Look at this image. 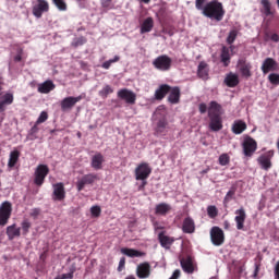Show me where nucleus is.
Segmentation results:
<instances>
[{
	"instance_id": "nucleus-30",
	"label": "nucleus",
	"mask_w": 279,
	"mask_h": 279,
	"mask_svg": "<svg viewBox=\"0 0 279 279\" xmlns=\"http://www.w3.org/2000/svg\"><path fill=\"white\" fill-rule=\"evenodd\" d=\"M171 213V205L167 203L157 204L155 207V215H160L161 217H166Z\"/></svg>"
},
{
	"instance_id": "nucleus-19",
	"label": "nucleus",
	"mask_w": 279,
	"mask_h": 279,
	"mask_svg": "<svg viewBox=\"0 0 279 279\" xmlns=\"http://www.w3.org/2000/svg\"><path fill=\"white\" fill-rule=\"evenodd\" d=\"M208 129L210 132H221L223 130V119L221 116L209 118Z\"/></svg>"
},
{
	"instance_id": "nucleus-36",
	"label": "nucleus",
	"mask_w": 279,
	"mask_h": 279,
	"mask_svg": "<svg viewBox=\"0 0 279 279\" xmlns=\"http://www.w3.org/2000/svg\"><path fill=\"white\" fill-rule=\"evenodd\" d=\"M262 9L260 12L265 16H274V12L271 11V2L269 0H262Z\"/></svg>"
},
{
	"instance_id": "nucleus-9",
	"label": "nucleus",
	"mask_w": 279,
	"mask_h": 279,
	"mask_svg": "<svg viewBox=\"0 0 279 279\" xmlns=\"http://www.w3.org/2000/svg\"><path fill=\"white\" fill-rule=\"evenodd\" d=\"M49 12V2L47 0H37L33 5V15L35 19H43V14Z\"/></svg>"
},
{
	"instance_id": "nucleus-33",
	"label": "nucleus",
	"mask_w": 279,
	"mask_h": 279,
	"mask_svg": "<svg viewBox=\"0 0 279 279\" xmlns=\"http://www.w3.org/2000/svg\"><path fill=\"white\" fill-rule=\"evenodd\" d=\"M247 130V124L243 120H238L232 125L233 134H243Z\"/></svg>"
},
{
	"instance_id": "nucleus-20",
	"label": "nucleus",
	"mask_w": 279,
	"mask_h": 279,
	"mask_svg": "<svg viewBox=\"0 0 279 279\" xmlns=\"http://www.w3.org/2000/svg\"><path fill=\"white\" fill-rule=\"evenodd\" d=\"M180 97H182V92L180 90V87H170L168 96L169 104H171L172 106L180 104Z\"/></svg>"
},
{
	"instance_id": "nucleus-46",
	"label": "nucleus",
	"mask_w": 279,
	"mask_h": 279,
	"mask_svg": "<svg viewBox=\"0 0 279 279\" xmlns=\"http://www.w3.org/2000/svg\"><path fill=\"white\" fill-rule=\"evenodd\" d=\"M236 36H239V32L236 29L230 31V33L227 37L228 45H232L234 43V40H236Z\"/></svg>"
},
{
	"instance_id": "nucleus-17",
	"label": "nucleus",
	"mask_w": 279,
	"mask_h": 279,
	"mask_svg": "<svg viewBox=\"0 0 279 279\" xmlns=\"http://www.w3.org/2000/svg\"><path fill=\"white\" fill-rule=\"evenodd\" d=\"M82 99H84V96L80 95L77 97H65L62 101H61V110H71V108H74L75 104L82 101Z\"/></svg>"
},
{
	"instance_id": "nucleus-29",
	"label": "nucleus",
	"mask_w": 279,
	"mask_h": 279,
	"mask_svg": "<svg viewBox=\"0 0 279 279\" xmlns=\"http://www.w3.org/2000/svg\"><path fill=\"white\" fill-rule=\"evenodd\" d=\"M225 84L229 88H235V86H239V75L230 72L225 77Z\"/></svg>"
},
{
	"instance_id": "nucleus-22",
	"label": "nucleus",
	"mask_w": 279,
	"mask_h": 279,
	"mask_svg": "<svg viewBox=\"0 0 279 279\" xmlns=\"http://www.w3.org/2000/svg\"><path fill=\"white\" fill-rule=\"evenodd\" d=\"M182 232L184 234H194L195 232V220L191 217H186L182 223Z\"/></svg>"
},
{
	"instance_id": "nucleus-54",
	"label": "nucleus",
	"mask_w": 279,
	"mask_h": 279,
	"mask_svg": "<svg viewBox=\"0 0 279 279\" xmlns=\"http://www.w3.org/2000/svg\"><path fill=\"white\" fill-rule=\"evenodd\" d=\"M258 271H260V262L255 263V270L253 272L254 278H258Z\"/></svg>"
},
{
	"instance_id": "nucleus-34",
	"label": "nucleus",
	"mask_w": 279,
	"mask_h": 279,
	"mask_svg": "<svg viewBox=\"0 0 279 279\" xmlns=\"http://www.w3.org/2000/svg\"><path fill=\"white\" fill-rule=\"evenodd\" d=\"M230 48L223 46L220 53V62H222L223 66H230Z\"/></svg>"
},
{
	"instance_id": "nucleus-13",
	"label": "nucleus",
	"mask_w": 279,
	"mask_h": 279,
	"mask_svg": "<svg viewBox=\"0 0 279 279\" xmlns=\"http://www.w3.org/2000/svg\"><path fill=\"white\" fill-rule=\"evenodd\" d=\"M136 276L140 279H147L151 276V264L148 262L141 263L136 268Z\"/></svg>"
},
{
	"instance_id": "nucleus-60",
	"label": "nucleus",
	"mask_w": 279,
	"mask_h": 279,
	"mask_svg": "<svg viewBox=\"0 0 279 279\" xmlns=\"http://www.w3.org/2000/svg\"><path fill=\"white\" fill-rule=\"evenodd\" d=\"M72 278H73V270H70V272L62 275V279H72Z\"/></svg>"
},
{
	"instance_id": "nucleus-37",
	"label": "nucleus",
	"mask_w": 279,
	"mask_h": 279,
	"mask_svg": "<svg viewBox=\"0 0 279 279\" xmlns=\"http://www.w3.org/2000/svg\"><path fill=\"white\" fill-rule=\"evenodd\" d=\"M151 29H154V19L147 17L141 26V34H147Z\"/></svg>"
},
{
	"instance_id": "nucleus-23",
	"label": "nucleus",
	"mask_w": 279,
	"mask_h": 279,
	"mask_svg": "<svg viewBox=\"0 0 279 279\" xmlns=\"http://www.w3.org/2000/svg\"><path fill=\"white\" fill-rule=\"evenodd\" d=\"M120 252L124 254V256H129V258H143V256H147L145 252L128 247H122Z\"/></svg>"
},
{
	"instance_id": "nucleus-40",
	"label": "nucleus",
	"mask_w": 279,
	"mask_h": 279,
	"mask_svg": "<svg viewBox=\"0 0 279 279\" xmlns=\"http://www.w3.org/2000/svg\"><path fill=\"white\" fill-rule=\"evenodd\" d=\"M52 3L60 12H66L69 8L64 0H52Z\"/></svg>"
},
{
	"instance_id": "nucleus-57",
	"label": "nucleus",
	"mask_w": 279,
	"mask_h": 279,
	"mask_svg": "<svg viewBox=\"0 0 279 279\" xmlns=\"http://www.w3.org/2000/svg\"><path fill=\"white\" fill-rule=\"evenodd\" d=\"M102 8H110L112 5V0H101Z\"/></svg>"
},
{
	"instance_id": "nucleus-1",
	"label": "nucleus",
	"mask_w": 279,
	"mask_h": 279,
	"mask_svg": "<svg viewBox=\"0 0 279 279\" xmlns=\"http://www.w3.org/2000/svg\"><path fill=\"white\" fill-rule=\"evenodd\" d=\"M201 10L203 16L211 21H217L218 23L223 21V16H226V9H223V3L219 2V0L207 2Z\"/></svg>"
},
{
	"instance_id": "nucleus-39",
	"label": "nucleus",
	"mask_w": 279,
	"mask_h": 279,
	"mask_svg": "<svg viewBox=\"0 0 279 279\" xmlns=\"http://www.w3.org/2000/svg\"><path fill=\"white\" fill-rule=\"evenodd\" d=\"M112 93H114V89L112 88V86L105 85L102 89L98 92V95L99 97H101V99H108V95H112Z\"/></svg>"
},
{
	"instance_id": "nucleus-26",
	"label": "nucleus",
	"mask_w": 279,
	"mask_h": 279,
	"mask_svg": "<svg viewBox=\"0 0 279 279\" xmlns=\"http://www.w3.org/2000/svg\"><path fill=\"white\" fill-rule=\"evenodd\" d=\"M159 243L161 247H165V250H169L171 245H173L175 239L165 235V232H160L158 234Z\"/></svg>"
},
{
	"instance_id": "nucleus-25",
	"label": "nucleus",
	"mask_w": 279,
	"mask_h": 279,
	"mask_svg": "<svg viewBox=\"0 0 279 279\" xmlns=\"http://www.w3.org/2000/svg\"><path fill=\"white\" fill-rule=\"evenodd\" d=\"M56 88V84H53V81H45L44 83L38 85V93H41L43 95H49L51 90Z\"/></svg>"
},
{
	"instance_id": "nucleus-44",
	"label": "nucleus",
	"mask_w": 279,
	"mask_h": 279,
	"mask_svg": "<svg viewBox=\"0 0 279 279\" xmlns=\"http://www.w3.org/2000/svg\"><path fill=\"white\" fill-rule=\"evenodd\" d=\"M119 60H121V57L119 56H116L113 59H110L108 61H105L102 64H101V68L102 69H110V66H112V64H114V62H119Z\"/></svg>"
},
{
	"instance_id": "nucleus-49",
	"label": "nucleus",
	"mask_w": 279,
	"mask_h": 279,
	"mask_svg": "<svg viewBox=\"0 0 279 279\" xmlns=\"http://www.w3.org/2000/svg\"><path fill=\"white\" fill-rule=\"evenodd\" d=\"M268 80H269L270 84H274L275 86L279 85V74L271 73L268 75Z\"/></svg>"
},
{
	"instance_id": "nucleus-24",
	"label": "nucleus",
	"mask_w": 279,
	"mask_h": 279,
	"mask_svg": "<svg viewBox=\"0 0 279 279\" xmlns=\"http://www.w3.org/2000/svg\"><path fill=\"white\" fill-rule=\"evenodd\" d=\"M14 104V95L7 93L3 96H1L0 100V113L5 112L7 106H12Z\"/></svg>"
},
{
	"instance_id": "nucleus-4",
	"label": "nucleus",
	"mask_w": 279,
	"mask_h": 279,
	"mask_svg": "<svg viewBox=\"0 0 279 279\" xmlns=\"http://www.w3.org/2000/svg\"><path fill=\"white\" fill-rule=\"evenodd\" d=\"M49 175V167L47 165H39L35 170L34 184L36 186H43L45 184V178Z\"/></svg>"
},
{
	"instance_id": "nucleus-15",
	"label": "nucleus",
	"mask_w": 279,
	"mask_h": 279,
	"mask_svg": "<svg viewBox=\"0 0 279 279\" xmlns=\"http://www.w3.org/2000/svg\"><path fill=\"white\" fill-rule=\"evenodd\" d=\"M119 99H123L126 104H136V94L128 88L118 92Z\"/></svg>"
},
{
	"instance_id": "nucleus-18",
	"label": "nucleus",
	"mask_w": 279,
	"mask_h": 279,
	"mask_svg": "<svg viewBox=\"0 0 279 279\" xmlns=\"http://www.w3.org/2000/svg\"><path fill=\"white\" fill-rule=\"evenodd\" d=\"M221 110H223L221 105L219 102L215 101V100H211L209 102V107L207 109L208 119L209 118H215V117H221V114H223V112Z\"/></svg>"
},
{
	"instance_id": "nucleus-5",
	"label": "nucleus",
	"mask_w": 279,
	"mask_h": 279,
	"mask_svg": "<svg viewBox=\"0 0 279 279\" xmlns=\"http://www.w3.org/2000/svg\"><path fill=\"white\" fill-rule=\"evenodd\" d=\"M242 147L244 156H246L247 158H252L256 149H258V143H256V140L252 138L251 136H247L246 138H244Z\"/></svg>"
},
{
	"instance_id": "nucleus-45",
	"label": "nucleus",
	"mask_w": 279,
	"mask_h": 279,
	"mask_svg": "<svg viewBox=\"0 0 279 279\" xmlns=\"http://www.w3.org/2000/svg\"><path fill=\"white\" fill-rule=\"evenodd\" d=\"M21 226H22V232L24 236H26V234H29V228H32V222L25 219L22 221Z\"/></svg>"
},
{
	"instance_id": "nucleus-42",
	"label": "nucleus",
	"mask_w": 279,
	"mask_h": 279,
	"mask_svg": "<svg viewBox=\"0 0 279 279\" xmlns=\"http://www.w3.org/2000/svg\"><path fill=\"white\" fill-rule=\"evenodd\" d=\"M207 215L210 219H215V217H217V215H219V210L217 209V206L215 205H209L207 207Z\"/></svg>"
},
{
	"instance_id": "nucleus-8",
	"label": "nucleus",
	"mask_w": 279,
	"mask_h": 279,
	"mask_svg": "<svg viewBox=\"0 0 279 279\" xmlns=\"http://www.w3.org/2000/svg\"><path fill=\"white\" fill-rule=\"evenodd\" d=\"M99 180V175L97 173H88L84 174L77 182L76 187L77 191H84V187L88 184H95Z\"/></svg>"
},
{
	"instance_id": "nucleus-41",
	"label": "nucleus",
	"mask_w": 279,
	"mask_h": 279,
	"mask_svg": "<svg viewBox=\"0 0 279 279\" xmlns=\"http://www.w3.org/2000/svg\"><path fill=\"white\" fill-rule=\"evenodd\" d=\"M234 195H236V187H231L223 198V204L232 202V199H234Z\"/></svg>"
},
{
	"instance_id": "nucleus-63",
	"label": "nucleus",
	"mask_w": 279,
	"mask_h": 279,
	"mask_svg": "<svg viewBox=\"0 0 279 279\" xmlns=\"http://www.w3.org/2000/svg\"><path fill=\"white\" fill-rule=\"evenodd\" d=\"M145 186H147V180L142 181V184L138 186V191H144Z\"/></svg>"
},
{
	"instance_id": "nucleus-47",
	"label": "nucleus",
	"mask_w": 279,
	"mask_h": 279,
	"mask_svg": "<svg viewBox=\"0 0 279 279\" xmlns=\"http://www.w3.org/2000/svg\"><path fill=\"white\" fill-rule=\"evenodd\" d=\"M90 214H92V217H94L95 219H97L98 217H101V207L97 205L92 206Z\"/></svg>"
},
{
	"instance_id": "nucleus-12",
	"label": "nucleus",
	"mask_w": 279,
	"mask_h": 279,
	"mask_svg": "<svg viewBox=\"0 0 279 279\" xmlns=\"http://www.w3.org/2000/svg\"><path fill=\"white\" fill-rule=\"evenodd\" d=\"M53 192H52V199L53 202H62L66 197V191L64 190V183H56L52 185Z\"/></svg>"
},
{
	"instance_id": "nucleus-38",
	"label": "nucleus",
	"mask_w": 279,
	"mask_h": 279,
	"mask_svg": "<svg viewBox=\"0 0 279 279\" xmlns=\"http://www.w3.org/2000/svg\"><path fill=\"white\" fill-rule=\"evenodd\" d=\"M168 128H169V122L167 121V119L162 118L157 122L156 132L157 134H165Z\"/></svg>"
},
{
	"instance_id": "nucleus-27",
	"label": "nucleus",
	"mask_w": 279,
	"mask_h": 279,
	"mask_svg": "<svg viewBox=\"0 0 279 279\" xmlns=\"http://www.w3.org/2000/svg\"><path fill=\"white\" fill-rule=\"evenodd\" d=\"M180 263L185 274H193V271H195V267L193 266V258H191V256L182 258Z\"/></svg>"
},
{
	"instance_id": "nucleus-3",
	"label": "nucleus",
	"mask_w": 279,
	"mask_h": 279,
	"mask_svg": "<svg viewBox=\"0 0 279 279\" xmlns=\"http://www.w3.org/2000/svg\"><path fill=\"white\" fill-rule=\"evenodd\" d=\"M12 217V203L9 201L3 202L0 205V226H8V221Z\"/></svg>"
},
{
	"instance_id": "nucleus-50",
	"label": "nucleus",
	"mask_w": 279,
	"mask_h": 279,
	"mask_svg": "<svg viewBox=\"0 0 279 279\" xmlns=\"http://www.w3.org/2000/svg\"><path fill=\"white\" fill-rule=\"evenodd\" d=\"M47 119H49V114L47 113V111H43V112L39 114V117H38V119H37V121H36V124H37V125H40V123H45V121H47Z\"/></svg>"
},
{
	"instance_id": "nucleus-10",
	"label": "nucleus",
	"mask_w": 279,
	"mask_h": 279,
	"mask_svg": "<svg viewBox=\"0 0 279 279\" xmlns=\"http://www.w3.org/2000/svg\"><path fill=\"white\" fill-rule=\"evenodd\" d=\"M234 221L236 225V230H245V220L247 219V214L245 213V208L240 207L234 213Z\"/></svg>"
},
{
	"instance_id": "nucleus-6",
	"label": "nucleus",
	"mask_w": 279,
	"mask_h": 279,
	"mask_svg": "<svg viewBox=\"0 0 279 279\" xmlns=\"http://www.w3.org/2000/svg\"><path fill=\"white\" fill-rule=\"evenodd\" d=\"M149 175H151V167H149V163L142 162L135 168V180L145 181Z\"/></svg>"
},
{
	"instance_id": "nucleus-35",
	"label": "nucleus",
	"mask_w": 279,
	"mask_h": 279,
	"mask_svg": "<svg viewBox=\"0 0 279 279\" xmlns=\"http://www.w3.org/2000/svg\"><path fill=\"white\" fill-rule=\"evenodd\" d=\"M19 158H21V151L13 150L10 153L8 167L9 169H14L16 167V162H19Z\"/></svg>"
},
{
	"instance_id": "nucleus-64",
	"label": "nucleus",
	"mask_w": 279,
	"mask_h": 279,
	"mask_svg": "<svg viewBox=\"0 0 279 279\" xmlns=\"http://www.w3.org/2000/svg\"><path fill=\"white\" fill-rule=\"evenodd\" d=\"M153 226H154L155 230H162V227H160V225L158 223V221H155V222L153 223Z\"/></svg>"
},
{
	"instance_id": "nucleus-43",
	"label": "nucleus",
	"mask_w": 279,
	"mask_h": 279,
	"mask_svg": "<svg viewBox=\"0 0 279 279\" xmlns=\"http://www.w3.org/2000/svg\"><path fill=\"white\" fill-rule=\"evenodd\" d=\"M218 162L221 167H226L227 165H230V155L228 154H221L219 156Z\"/></svg>"
},
{
	"instance_id": "nucleus-2",
	"label": "nucleus",
	"mask_w": 279,
	"mask_h": 279,
	"mask_svg": "<svg viewBox=\"0 0 279 279\" xmlns=\"http://www.w3.org/2000/svg\"><path fill=\"white\" fill-rule=\"evenodd\" d=\"M171 64H173V60L167 54H161L153 61V66L157 71H171Z\"/></svg>"
},
{
	"instance_id": "nucleus-32",
	"label": "nucleus",
	"mask_w": 279,
	"mask_h": 279,
	"mask_svg": "<svg viewBox=\"0 0 279 279\" xmlns=\"http://www.w3.org/2000/svg\"><path fill=\"white\" fill-rule=\"evenodd\" d=\"M197 76L201 80H208V63L201 61L197 68Z\"/></svg>"
},
{
	"instance_id": "nucleus-31",
	"label": "nucleus",
	"mask_w": 279,
	"mask_h": 279,
	"mask_svg": "<svg viewBox=\"0 0 279 279\" xmlns=\"http://www.w3.org/2000/svg\"><path fill=\"white\" fill-rule=\"evenodd\" d=\"M92 167L96 171H99V169H102L104 167V155L101 153H97L92 157Z\"/></svg>"
},
{
	"instance_id": "nucleus-14",
	"label": "nucleus",
	"mask_w": 279,
	"mask_h": 279,
	"mask_svg": "<svg viewBox=\"0 0 279 279\" xmlns=\"http://www.w3.org/2000/svg\"><path fill=\"white\" fill-rule=\"evenodd\" d=\"M271 158H274V150H268L258 157L257 161L262 169L269 171V168L271 167Z\"/></svg>"
},
{
	"instance_id": "nucleus-51",
	"label": "nucleus",
	"mask_w": 279,
	"mask_h": 279,
	"mask_svg": "<svg viewBox=\"0 0 279 279\" xmlns=\"http://www.w3.org/2000/svg\"><path fill=\"white\" fill-rule=\"evenodd\" d=\"M161 32L168 36H173L175 34V32H173V26H163Z\"/></svg>"
},
{
	"instance_id": "nucleus-55",
	"label": "nucleus",
	"mask_w": 279,
	"mask_h": 279,
	"mask_svg": "<svg viewBox=\"0 0 279 279\" xmlns=\"http://www.w3.org/2000/svg\"><path fill=\"white\" fill-rule=\"evenodd\" d=\"M198 110H199L201 114H206V111L208 110V106H206V104L202 102L198 106Z\"/></svg>"
},
{
	"instance_id": "nucleus-62",
	"label": "nucleus",
	"mask_w": 279,
	"mask_h": 279,
	"mask_svg": "<svg viewBox=\"0 0 279 279\" xmlns=\"http://www.w3.org/2000/svg\"><path fill=\"white\" fill-rule=\"evenodd\" d=\"M270 40H272V43H279V36H278V34L274 33V34L270 36Z\"/></svg>"
},
{
	"instance_id": "nucleus-58",
	"label": "nucleus",
	"mask_w": 279,
	"mask_h": 279,
	"mask_svg": "<svg viewBox=\"0 0 279 279\" xmlns=\"http://www.w3.org/2000/svg\"><path fill=\"white\" fill-rule=\"evenodd\" d=\"M38 131H39L38 124L35 122V124L31 129V135L33 136L34 134H38Z\"/></svg>"
},
{
	"instance_id": "nucleus-61",
	"label": "nucleus",
	"mask_w": 279,
	"mask_h": 279,
	"mask_svg": "<svg viewBox=\"0 0 279 279\" xmlns=\"http://www.w3.org/2000/svg\"><path fill=\"white\" fill-rule=\"evenodd\" d=\"M275 277L277 279H279V260L277 262V264L275 265Z\"/></svg>"
},
{
	"instance_id": "nucleus-53",
	"label": "nucleus",
	"mask_w": 279,
	"mask_h": 279,
	"mask_svg": "<svg viewBox=\"0 0 279 279\" xmlns=\"http://www.w3.org/2000/svg\"><path fill=\"white\" fill-rule=\"evenodd\" d=\"M125 269V257H121L118 266V271H123Z\"/></svg>"
},
{
	"instance_id": "nucleus-7",
	"label": "nucleus",
	"mask_w": 279,
	"mask_h": 279,
	"mask_svg": "<svg viewBox=\"0 0 279 279\" xmlns=\"http://www.w3.org/2000/svg\"><path fill=\"white\" fill-rule=\"evenodd\" d=\"M210 239L213 245H216L217 247L223 245V243L226 242V235L223 234V230L219 227H213L210 230Z\"/></svg>"
},
{
	"instance_id": "nucleus-11",
	"label": "nucleus",
	"mask_w": 279,
	"mask_h": 279,
	"mask_svg": "<svg viewBox=\"0 0 279 279\" xmlns=\"http://www.w3.org/2000/svg\"><path fill=\"white\" fill-rule=\"evenodd\" d=\"M238 69L242 75V77H245L246 80H250L252 76V63L247 62L246 59H240L238 61Z\"/></svg>"
},
{
	"instance_id": "nucleus-59",
	"label": "nucleus",
	"mask_w": 279,
	"mask_h": 279,
	"mask_svg": "<svg viewBox=\"0 0 279 279\" xmlns=\"http://www.w3.org/2000/svg\"><path fill=\"white\" fill-rule=\"evenodd\" d=\"M180 278V269L173 271L172 276L169 279H178Z\"/></svg>"
},
{
	"instance_id": "nucleus-21",
	"label": "nucleus",
	"mask_w": 279,
	"mask_h": 279,
	"mask_svg": "<svg viewBox=\"0 0 279 279\" xmlns=\"http://www.w3.org/2000/svg\"><path fill=\"white\" fill-rule=\"evenodd\" d=\"M170 90L171 86L169 84L159 85V87L155 90V99L157 101H162V99L169 95Z\"/></svg>"
},
{
	"instance_id": "nucleus-56",
	"label": "nucleus",
	"mask_w": 279,
	"mask_h": 279,
	"mask_svg": "<svg viewBox=\"0 0 279 279\" xmlns=\"http://www.w3.org/2000/svg\"><path fill=\"white\" fill-rule=\"evenodd\" d=\"M38 215H40V208H33L31 210V217H34V219H36V217H38Z\"/></svg>"
},
{
	"instance_id": "nucleus-16",
	"label": "nucleus",
	"mask_w": 279,
	"mask_h": 279,
	"mask_svg": "<svg viewBox=\"0 0 279 279\" xmlns=\"http://www.w3.org/2000/svg\"><path fill=\"white\" fill-rule=\"evenodd\" d=\"M272 71H278V62L274 58H266L262 64V72L267 75Z\"/></svg>"
},
{
	"instance_id": "nucleus-28",
	"label": "nucleus",
	"mask_w": 279,
	"mask_h": 279,
	"mask_svg": "<svg viewBox=\"0 0 279 279\" xmlns=\"http://www.w3.org/2000/svg\"><path fill=\"white\" fill-rule=\"evenodd\" d=\"M7 236L9 241H14V239L21 236V228H17L16 223L7 227Z\"/></svg>"
},
{
	"instance_id": "nucleus-48",
	"label": "nucleus",
	"mask_w": 279,
	"mask_h": 279,
	"mask_svg": "<svg viewBox=\"0 0 279 279\" xmlns=\"http://www.w3.org/2000/svg\"><path fill=\"white\" fill-rule=\"evenodd\" d=\"M82 45H86V38L84 37L74 38L72 41V47H82Z\"/></svg>"
},
{
	"instance_id": "nucleus-52",
	"label": "nucleus",
	"mask_w": 279,
	"mask_h": 279,
	"mask_svg": "<svg viewBox=\"0 0 279 279\" xmlns=\"http://www.w3.org/2000/svg\"><path fill=\"white\" fill-rule=\"evenodd\" d=\"M206 1H208V0H196L195 1L196 10H203V8L205 7L204 4L206 3Z\"/></svg>"
}]
</instances>
